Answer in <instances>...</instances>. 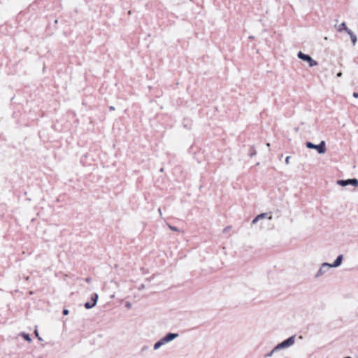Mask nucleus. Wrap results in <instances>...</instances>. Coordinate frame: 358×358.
<instances>
[{
	"label": "nucleus",
	"mask_w": 358,
	"mask_h": 358,
	"mask_svg": "<svg viewBox=\"0 0 358 358\" xmlns=\"http://www.w3.org/2000/svg\"><path fill=\"white\" fill-rule=\"evenodd\" d=\"M63 314L64 315H67L69 314V310L67 309H64L63 310Z\"/></svg>",
	"instance_id": "22"
},
{
	"label": "nucleus",
	"mask_w": 358,
	"mask_h": 358,
	"mask_svg": "<svg viewBox=\"0 0 358 358\" xmlns=\"http://www.w3.org/2000/svg\"><path fill=\"white\" fill-rule=\"evenodd\" d=\"M179 336V334H175V333H168L165 336H164L165 338V339L166 340V341L168 343L173 341L175 338H178Z\"/></svg>",
	"instance_id": "9"
},
{
	"label": "nucleus",
	"mask_w": 358,
	"mask_h": 358,
	"mask_svg": "<svg viewBox=\"0 0 358 358\" xmlns=\"http://www.w3.org/2000/svg\"><path fill=\"white\" fill-rule=\"evenodd\" d=\"M344 358H352V357H344Z\"/></svg>",
	"instance_id": "33"
},
{
	"label": "nucleus",
	"mask_w": 358,
	"mask_h": 358,
	"mask_svg": "<svg viewBox=\"0 0 358 358\" xmlns=\"http://www.w3.org/2000/svg\"><path fill=\"white\" fill-rule=\"evenodd\" d=\"M343 259V255H340L337 257V258L336 259V260L334 261V262L333 264H330V266H331V268L338 267L341 265Z\"/></svg>",
	"instance_id": "8"
},
{
	"label": "nucleus",
	"mask_w": 358,
	"mask_h": 358,
	"mask_svg": "<svg viewBox=\"0 0 358 358\" xmlns=\"http://www.w3.org/2000/svg\"><path fill=\"white\" fill-rule=\"evenodd\" d=\"M168 227H169L171 230H172V231H180L177 227H173V226H172V225H171V224H168Z\"/></svg>",
	"instance_id": "18"
},
{
	"label": "nucleus",
	"mask_w": 358,
	"mask_h": 358,
	"mask_svg": "<svg viewBox=\"0 0 358 358\" xmlns=\"http://www.w3.org/2000/svg\"><path fill=\"white\" fill-rule=\"evenodd\" d=\"M35 334L38 338L39 340H41V338L38 336V331L36 330L35 331Z\"/></svg>",
	"instance_id": "27"
},
{
	"label": "nucleus",
	"mask_w": 358,
	"mask_h": 358,
	"mask_svg": "<svg viewBox=\"0 0 358 358\" xmlns=\"http://www.w3.org/2000/svg\"><path fill=\"white\" fill-rule=\"evenodd\" d=\"M158 212H159L160 216H162V213L161 208L158 209Z\"/></svg>",
	"instance_id": "29"
},
{
	"label": "nucleus",
	"mask_w": 358,
	"mask_h": 358,
	"mask_svg": "<svg viewBox=\"0 0 358 358\" xmlns=\"http://www.w3.org/2000/svg\"><path fill=\"white\" fill-rule=\"evenodd\" d=\"M306 145L308 148L316 150L319 154H324L327 151L326 144L324 141H322L318 145L313 144L311 142H307Z\"/></svg>",
	"instance_id": "2"
},
{
	"label": "nucleus",
	"mask_w": 358,
	"mask_h": 358,
	"mask_svg": "<svg viewBox=\"0 0 358 358\" xmlns=\"http://www.w3.org/2000/svg\"><path fill=\"white\" fill-rule=\"evenodd\" d=\"M272 220V215L271 213H264L258 215L252 222V224H256L257 222L262 220Z\"/></svg>",
	"instance_id": "6"
},
{
	"label": "nucleus",
	"mask_w": 358,
	"mask_h": 358,
	"mask_svg": "<svg viewBox=\"0 0 358 358\" xmlns=\"http://www.w3.org/2000/svg\"><path fill=\"white\" fill-rule=\"evenodd\" d=\"M109 109L110 110H115V108L113 106H110Z\"/></svg>",
	"instance_id": "30"
},
{
	"label": "nucleus",
	"mask_w": 358,
	"mask_h": 358,
	"mask_svg": "<svg viewBox=\"0 0 358 358\" xmlns=\"http://www.w3.org/2000/svg\"><path fill=\"white\" fill-rule=\"evenodd\" d=\"M98 298H99V296L97 294H94L92 297H91V299L92 301V303H94V306H96V303H97V300H98Z\"/></svg>",
	"instance_id": "13"
},
{
	"label": "nucleus",
	"mask_w": 358,
	"mask_h": 358,
	"mask_svg": "<svg viewBox=\"0 0 358 358\" xmlns=\"http://www.w3.org/2000/svg\"><path fill=\"white\" fill-rule=\"evenodd\" d=\"M231 227L230 226H227L225 228L223 229L222 233L223 234H227L231 231Z\"/></svg>",
	"instance_id": "17"
},
{
	"label": "nucleus",
	"mask_w": 358,
	"mask_h": 358,
	"mask_svg": "<svg viewBox=\"0 0 358 358\" xmlns=\"http://www.w3.org/2000/svg\"><path fill=\"white\" fill-rule=\"evenodd\" d=\"M336 184L342 187L352 185L353 187L358 186V180L357 178H350L348 180H338Z\"/></svg>",
	"instance_id": "4"
},
{
	"label": "nucleus",
	"mask_w": 358,
	"mask_h": 358,
	"mask_svg": "<svg viewBox=\"0 0 358 358\" xmlns=\"http://www.w3.org/2000/svg\"><path fill=\"white\" fill-rule=\"evenodd\" d=\"M289 159H290V157L289 156H287L286 158H285V162L287 165H288L289 164Z\"/></svg>",
	"instance_id": "20"
},
{
	"label": "nucleus",
	"mask_w": 358,
	"mask_h": 358,
	"mask_svg": "<svg viewBox=\"0 0 358 358\" xmlns=\"http://www.w3.org/2000/svg\"><path fill=\"white\" fill-rule=\"evenodd\" d=\"M342 76V72H339L337 73V77H341Z\"/></svg>",
	"instance_id": "28"
},
{
	"label": "nucleus",
	"mask_w": 358,
	"mask_h": 358,
	"mask_svg": "<svg viewBox=\"0 0 358 358\" xmlns=\"http://www.w3.org/2000/svg\"><path fill=\"white\" fill-rule=\"evenodd\" d=\"M353 96L355 97V98H358V93L357 92H354L353 93Z\"/></svg>",
	"instance_id": "26"
},
{
	"label": "nucleus",
	"mask_w": 358,
	"mask_h": 358,
	"mask_svg": "<svg viewBox=\"0 0 358 358\" xmlns=\"http://www.w3.org/2000/svg\"><path fill=\"white\" fill-rule=\"evenodd\" d=\"M145 289V285H141L138 287V289H139V290H142V289Z\"/></svg>",
	"instance_id": "24"
},
{
	"label": "nucleus",
	"mask_w": 358,
	"mask_h": 358,
	"mask_svg": "<svg viewBox=\"0 0 358 358\" xmlns=\"http://www.w3.org/2000/svg\"><path fill=\"white\" fill-rule=\"evenodd\" d=\"M125 307L128 309L131 308V303L130 302H127L125 303Z\"/></svg>",
	"instance_id": "21"
},
{
	"label": "nucleus",
	"mask_w": 358,
	"mask_h": 358,
	"mask_svg": "<svg viewBox=\"0 0 358 358\" xmlns=\"http://www.w3.org/2000/svg\"><path fill=\"white\" fill-rule=\"evenodd\" d=\"M94 306H95L94 303H90V302H86L85 303V307L87 309H90V308H93Z\"/></svg>",
	"instance_id": "16"
},
{
	"label": "nucleus",
	"mask_w": 358,
	"mask_h": 358,
	"mask_svg": "<svg viewBox=\"0 0 358 358\" xmlns=\"http://www.w3.org/2000/svg\"><path fill=\"white\" fill-rule=\"evenodd\" d=\"M343 259V255H340L337 257V258L336 259V260L334 261V262L333 264H330V266H331V268L338 267L341 265Z\"/></svg>",
	"instance_id": "7"
},
{
	"label": "nucleus",
	"mask_w": 358,
	"mask_h": 358,
	"mask_svg": "<svg viewBox=\"0 0 358 358\" xmlns=\"http://www.w3.org/2000/svg\"><path fill=\"white\" fill-rule=\"evenodd\" d=\"M256 155V151H254L252 152V153L250 154V157H252L253 156H255Z\"/></svg>",
	"instance_id": "23"
},
{
	"label": "nucleus",
	"mask_w": 358,
	"mask_h": 358,
	"mask_svg": "<svg viewBox=\"0 0 358 358\" xmlns=\"http://www.w3.org/2000/svg\"><path fill=\"white\" fill-rule=\"evenodd\" d=\"M85 280L86 282H90L91 278H85Z\"/></svg>",
	"instance_id": "25"
},
{
	"label": "nucleus",
	"mask_w": 358,
	"mask_h": 358,
	"mask_svg": "<svg viewBox=\"0 0 358 358\" xmlns=\"http://www.w3.org/2000/svg\"><path fill=\"white\" fill-rule=\"evenodd\" d=\"M164 171L163 168L161 169L160 171L162 172Z\"/></svg>",
	"instance_id": "32"
},
{
	"label": "nucleus",
	"mask_w": 358,
	"mask_h": 358,
	"mask_svg": "<svg viewBox=\"0 0 358 358\" xmlns=\"http://www.w3.org/2000/svg\"><path fill=\"white\" fill-rule=\"evenodd\" d=\"M179 336V334H175V333H168L165 336H164L165 338V339L166 340V341L168 343L173 341L175 338H178Z\"/></svg>",
	"instance_id": "10"
},
{
	"label": "nucleus",
	"mask_w": 358,
	"mask_h": 358,
	"mask_svg": "<svg viewBox=\"0 0 358 358\" xmlns=\"http://www.w3.org/2000/svg\"><path fill=\"white\" fill-rule=\"evenodd\" d=\"M21 336L28 342H31V339L30 338V336L28 334L22 333Z\"/></svg>",
	"instance_id": "14"
},
{
	"label": "nucleus",
	"mask_w": 358,
	"mask_h": 358,
	"mask_svg": "<svg viewBox=\"0 0 358 358\" xmlns=\"http://www.w3.org/2000/svg\"><path fill=\"white\" fill-rule=\"evenodd\" d=\"M163 345L162 344V343L158 341L157 343H155L154 346H153V349L155 350H158L159 348H160Z\"/></svg>",
	"instance_id": "15"
},
{
	"label": "nucleus",
	"mask_w": 358,
	"mask_h": 358,
	"mask_svg": "<svg viewBox=\"0 0 358 358\" xmlns=\"http://www.w3.org/2000/svg\"><path fill=\"white\" fill-rule=\"evenodd\" d=\"M159 341L162 343V344L164 345H165L166 343H168V342L166 341V340L165 339L164 337L162 338Z\"/></svg>",
	"instance_id": "19"
},
{
	"label": "nucleus",
	"mask_w": 358,
	"mask_h": 358,
	"mask_svg": "<svg viewBox=\"0 0 358 358\" xmlns=\"http://www.w3.org/2000/svg\"><path fill=\"white\" fill-rule=\"evenodd\" d=\"M39 358H42V357H39Z\"/></svg>",
	"instance_id": "34"
},
{
	"label": "nucleus",
	"mask_w": 358,
	"mask_h": 358,
	"mask_svg": "<svg viewBox=\"0 0 358 358\" xmlns=\"http://www.w3.org/2000/svg\"><path fill=\"white\" fill-rule=\"evenodd\" d=\"M348 34L350 35L352 44L355 45L357 40L356 35L351 30H350Z\"/></svg>",
	"instance_id": "12"
},
{
	"label": "nucleus",
	"mask_w": 358,
	"mask_h": 358,
	"mask_svg": "<svg viewBox=\"0 0 358 358\" xmlns=\"http://www.w3.org/2000/svg\"><path fill=\"white\" fill-rule=\"evenodd\" d=\"M148 349V347L145 346L142 348V351H144Z\"/></svg>",
	"instance_id": "31"
},
{
	"label": "nucleus",
	"mask_w": 358,
	"mask_h": 358,
	"mask_svg": "<svg viewBox=\"0 0 358 358\" xmlns=\"http://www.w3.org/2000/svg\"><path fill=\"white\" fill-rule=\"evenodd\" d=\"M331 268V266H330V264L327 263V262L322 263L321 264L320 268H319L317 273L315 274V278L321 277L324 273H326Z\"/></svg>",
	"instance_id": "5"
},
{
	"label": "nucleus",
	"mask_w": 358,
	"mask_h": 358,
	"mask_svg": "<svg viewBox=\"0 0 358 358\" xmlns=\"http://www.w3.org/2000/svg\"><path fill=\"white\" fill-rule=\"evenodd\" d=\"M337 30L339 32H341L343 31H345L347 33L350 30L347 27L345 22L341 23L337 28Z\"/></svg>",
	"instance_id": "11"
},
{
	"label": "nucleus",
	"mask_w": 358,
	"mask_h": 358,
	"mask_svg": "<svg viewBox=\"0 0 358 358\" xmlns=\"http://www.w3.org/2000/svg\"><path fill=\"white\" fill-rule=\"evenodd\" d=\"M297 57L300 59L307 62L310 67H313L318 64L317 62L315 59H313L310 55H306L301 51L298 52Z\"/></svg>",
	"instance_id": "3"
},
{
	"label": "nucleus",
	"mask_w": 358,
	"mask_h": 358,
	"mask_svg": "<svg viewBox=\"0 0 358 358\" xmlns=\"http://www.w3.org/2000/svg\"><path fill=\"white\" fill-rule=\"evenodd\" d=\"M295 343V336H292L282 343L278 344L270 352L265 355L266 357H271L273 353L285 348H288L293 345Z\"/></svg>",
	"instance_id": "1"
}]
</instances>
